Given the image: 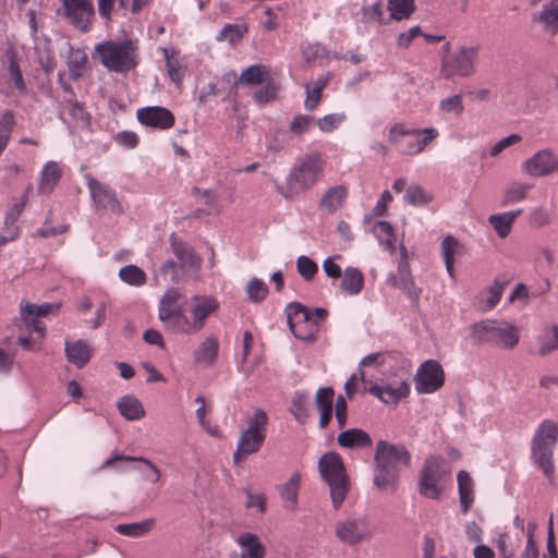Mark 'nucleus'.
I'll return each mask as SVG.
<instances>
[{
    "label": "nucleus",
    "mask_w": 558,
    "mask_h": 558,
    "mask_svg": "<svg viewBox=\"0 0 558 558\" xmlns=\"http://www.w3.org/2000/svg\"><path fill=\"white\" fill-rule=\"evenodd\" d=\"M181 296L179 289H168L159 302L158 318L170 332L196 335L205 327L208 317L218 310L219 302L210 295H193L186 313L179 304Z\"/></svg>",
    "instance_id": "obj_1"
},
{
    "label": "nucleus",
    "mask_w": 558,
    "mask_h": 558,
    "mask_svg": "<svg viewBox=\"0 0 558 558\" xmlns=\"http://www.w3.org/2000/svg\"><path fill=\"white\" fill-rule=\"evenodd\" d=\"M326 158L320 153H311L296 161L289 172L286 183L277 186L286 199H291L314 187L322 179Z\"/></svg>",
    "instance_id": "obj_2"
},
{
    "label": "nucleus",
    "mask_w": 558,
    "mask_h": 558,
    "mask_svg": "<svg viewBox=\"0 0 558 558\" xmlns=\"http://www.w3.org/2000/svg\"><path fill=\"white\" fill-rule=\"evenodd\" d=\"M138 46L136 41L126 38L123 40H104L95 46V56L108 71L128 73L138 63Z\"/></svg>",
    "instance_id": "obj_3"
},
{
    "label": "nucleus",
    "mask_w": 558,
    "mask_h": 558,
    "mask_svg": "<svg viewBox=\"0 0 558 558\" xmlns=\"http://www.w3.org/2000/svg\"><path fill=\"white\" fill-rule=\"evenodd\" d=\"M318 471L328 484L335 509H338L349 492V478L341 457L337 452H327L318 461Z\"/></svg>",
    "instance_id": "obj_4"
},
{
    "label": "nucleus",
    "mask_w": 558,
    "mask_h": 558,
    "mask_svg": "<svg viewBox=\"0 0 558 558\" xmlns=\"http://www.w3.org/2000/svg\"><path fill=\"white\" fill-rule=\"evenodd\" d=\"M557 439L558 426L550 420L541 423L532 439V459L547 477H550L554 473L553 453Z\"/></svg>",
    "instance_id": "obj_5"
},
{
    "label": "nucleus",
    "mask_w": 558,
    "mask_h": 558,
    "mask_svg": "<svg viewBox=\"0 0 558 558\" xmlns=\"http://www.w3.org/2000/svg\"><path fill=\"white\" fill-rule=\"evenodd\" d=\"M472 335L483 342H492L501 348L512 349L520 339L519 329L505 320H482L472 326Z\"/></svg>",
    "instance_id": "obj_6"
},
{
    "label": "nucleus",
    "mask_w": 558,
    "mask_h": 558,
    "mask_svg": "<svg viewBox=\"0 0 558 558\" xmlns=\"http://www.w3.org/2000/svg\"><path fill=\"white\" fill-rule=\"evenodd\" d=\"M480 46L458 47L453 52L448 53L441 59L440 73L444 78L449 80L454 76L468 77L475 73V63L478 58Z\"/></svg>",
    "instance_id": "obj_7"
},
{
    "label": "nucleus",
    "mask_w": 558,
    "mask_h": 558,
    "mask_svg": "<svg viewBox=\"0 0 558 558\" xmlns=\"http://www.w3.org/2000/svg\"><path fill=\"white\" fill-rule=\"evenodd\" d=\"M335 535L348 546H356L368 542L374 536V530L366 515L347 518L338 521L335 525Z\"/></svg>",
    "instance_id": "obj_8"
},
{
    "label": "nucleus",
    "mask_w": 558,
    "mask_h": 558,
    "mask_svg": "<svg viewBox=\"0 0 558 558\" xmlns=\"http://www.w3.org/2000/svg\"><path fill=\"white\" fill-rule=\"evenodd\" d=\"M287 319L291 332L295 338L312 341L319 331L317 319L311 316V311L300 303H290L287 308Z\"/></svg>",
    "instance_id": "obj_9"
},
{
    "label": "nucleus",
    "mask_w": 558,
    "mask_h": 558,
    "mask_svg": "<svg viewBox=\"0 0 558 558\" xmlns=\"http://www.w3.org/2000/svg\"><path fill=\"white\" fill-rule=\"evenodd\" d=\"M444 459L439 456H430L420 472L418 489L420 493L430 499H438L442 488L439 482L444 475Z\"/></svg>",
    "instance_id": "obj_10"
},
{
    "label": "nucleus",
    "mask_w": 558,
    "mask_h": 558,
    "mask_svg": "<svg viewBox=\"0 0 558 558\" xmlns=\"http://www.w3.org/2000/svg\"><path fill=\"white\" fill-rule=\"evenodd\" d=\"M375 463H379L398 473L402 468L410 465L411 456L403 445H393L386 440L377 442Z\"/></svg>",
    "instance_id": "obj_11"
},
{
    "label": "nucleus",
    "mask_w": 558,
    "mask_h": 558,
    "mask_svg": "<svg viewBox=\"0 0 558 558\" xmlns=\"http://www.w3.org/2000/svg\"><path fill=\"white\" fill-rule=\"evenodd\" d=\"M63 15L81 32H88L95 16L92 0H60Z\"/></svg>",
    "instance_id": "obj_12"
},
{
    "label": "nucleus",
    "mask_w": 558,
    "mask_h": 558,
    "mask_svg": "<svg viewBox=\"0 0 558 558\" xmlns=\"http://www.w3.org/2000/svg\"><path fill=\"white\" fill-rule=\"evenodd\" d=\"M522 169L531 177H545L558 172V155L550 149H542L529 158Z\"/></svg>",
    "instance_id": "obj_13"
},
{
    "label": "nucleus",
    "mask_w": 558,
    "mask_h": 558,
    "mask_svg": "<svg viewBox=\"0 0 558 558\" xmlns=\"http://www.w3.org/2000/svg\"><path fill=\"white\" fill-rule=\"evenodd\" d=\"M400 362H403V356L398 351H386V352H377L372 353L362 359L360 362V379L362 384H372L371 380H367V372L366 368L373 367L375 369L385 368L392 369Z\"/></svg>",
    "instance_id": "obj_14"
},
{
    "label": "nucleus",
    "mask_w": 558,
    "mask_h": 558,
    "mask_svg": "<svg viewBox=\"0 0 558 558\" xmlns=\"http://www.w3.org/2000/svg\"><path fill=\"white\" fill-rule=\"evenodd\" d=\"M136 118L142 125L162 131L171 129L175 123L174 114L160 106L141 108L136 111Z\"/></svg>",
    "instance_id": "obj_15"
},
{
    "label": "nucleus",
    "mask_w": 558,
    "mask_h": 558,
    "mask_svg": "<svg viewBox=\"0 0 558 558\" xmlns=\"http://www.w3.org/2000/svg\"><path fill=\"white\" fill-rule=\"evenodd\" d=\"M52 310H58V306L49 303L36 305L25 301H22L20 305V314L23 323L31 332L38 333L39 338L45 336L46 328L38 318L45 317Z\"/></svg>",
    "instance_id": "obj_16"
},
{
    "label": "nucleus",
    "mask_w": 558,
    "mask_h": 558,
    "mask_svg": "<svg viewBox=\"0 0 558 558\" xmlns=\"http://www.w3.org/2000/svg\"><path fill=\"white\" fill-rule=\"evenodd\" d=\"M88 189L97 207L109 209L116 214L122 213V207L116 192L109 185L90 178L88 180Z\"/></svg>",
    "instance_id": "obj_17"
},
{
    "label": "nucleus",
    "mask_w": 558,
    "mask_h": 558,
    "mask_svg": "<svg viewBox=\"0 0 558 558\" xmlns=\"http://www.w3.org/2000/svg\"><path fill=\"white\" fill-rule=\"evenodd\" d=\"M265 439V435L243 430L240 435L236 450L233 453L234 463L238 464L248 456L258 452Z\"/></svg>",
    "instance_id": "obj_18"
},
{
    "label": "nucleus",
    "mask_w": 558,
    "mask_h": 558,
    "mask_svg": "<svg viewBox=\"0 0 558 558\" xmlns=\"http://www.w3.org/2000/svg\"><path fill=\"white\" fill-rule=\"evenodd\" d=\"M414 129L408 128L405 123L398 122L392 124L388 131V141L396 147V149L403 155H408L404 150L407 145L411 146L415 144Z\"/></svg>",
    "instance_id": "obj_19"
},
{
    "label": "nucleus",
    "mask_w": 558,
    "mask_h": 558,
    "mask_svg": "<svg viewBox=\"0 0 558 558\" xmlns=\"http://www.w3.org/2000/svg\"><path fill=\"white\" fill-rule=\"evenodd\" d=\"M62 177V171L56 161H48L41 169L37 192L50 195Z\"/></svg>",
    "instance_id": "obj_20"
},
{
    "label": "nucleus",
    "mask_w": 558,
    "mask_h": 558,
    "mask_svg": "<svg viewBox=\"0 0 558 558\" xmlns=\"http://www.w3.org/2000/svg\"><path fill=\"white\" fill-rule=\"evenodd\" d=\"M393 284L405 292L412 302H418L422 290L415 286L407 262L399 264L398 275L393 278Z\"/></svg>",
    "instance_id": "obj_21"
},
{
    "label": "nucleus",
    "mask_w": 558,
    "mask_h": 558,
    "mask_svg": "<svg viewBox=\"0 0 558 558\" xmlns=\"http://www.w3.org/2000/svg\"><path fill=\"white\" fill-rule=\"evenodd\" d=\"M116 461H138L143 463L144 468L138 469V471L143 474L144 478L151 483H157L160 480V471L157 466L145 458H136L124 454H116L110 459L106 460L100 469H106L111 466Z\"/></svg>",
    "instance_id": "obj_22"
},
{
    "label": "nucleus",
    "mask_w": 558,
    "mask_h": 558,
    "mask_svg": "<svg viewBox=\"0 0 558 558\" xmlns=\"http://www.w3.org/2000/svg\"><path fill=\"white\" fill-rule=\"evenodd\" d=\"M416 384H445V372L439 362L427 360L417 368Z\"/></svg>",
    "instance_id": "obj_23"
},
{
    "label": "nucleus",
    "mask_w": 558,
    "mask_h": 558,
    "mask_svg": "<svg viewBox=\"0 0 558 558\" xmlns=\"http://www.w3.org/2000/svg\"><path fill=\"white\" fill-rule=\"evenodd\" d=\"M90 345L83 340L66 341L65 353L69 362L75 364L78 368L85 366L92 357Z\"/></svg>",
    "instance_id": "obj_24"
},
{
    "label": "nucleus",
    "mask_w": 558,
    "mask_h": 558,
    "mask_svg": "<svg viewBox=\"0 0 558 558\" xmlns=\"http://www.w3.org/2000/svg\"><path fill=\"white\" fill-rule=\"evenodd\" d=\"M348 194L344 185L332 186L323 195L319 208L329 214L336 213L344 204Z\"/></svg>",
    "instance_id": "obj_25"
},
{
    "label": "nucleus",
    "mask_w": 558,
    "mask_h": 558,
    "mask_svg": "<svg viewBox=\"0 0 558 558\" xmlns=\"http://www.w3.org/2000/svg\"><path fill=\"white\" fill-rule=\"evenodd\" d=\"M367 391L385 403L397 404L410 393V386H369Z\"/></svg>",
    "instance_id": "obj_26"
},
{
    "label": "nucleus",
    "mask_w": 558,
    "mask_h": 558,
    "mask_svg": "<svg viewBox=\"0 0 558 558\" xmlns=\"http://www.w3.org/2000/svg\"><path fill=\"white\" fill-rule=\"evenodd\" d=\"M398 472L379 463H375L374 484L385 493L393 494L397 489Z\"/></svg>",
    "instance_id": "obj_27"
},
{
    "label": "nucleus",
    "mask_w": 558,
    "mask_h": 558,
    "mask_svg": "<svg viewBox=\"0 0 558 558\" xmlns=\"http://www.w3.org/2000/svg\"><path fill=\"white\" fill-rule=\"evenodd\" d=\"M337 441L344 448H368L373 444L371 436L359 428H350L340 433Z\"/></svg>",
    "instance_id": "obj_28"
},
{
    "label": "nucleus",
    "mask_w": 558,
    "mask_h": 558,
    "mask_svg": "<svg viewBox=\"0 0 558 558\" xmlns=\"http://www.w3.org/2000/svg\"><path fill=\"white\" fill-rule=\"evenodd\" d=\"M414 133L415 144L404 147L409 156H416L423 153L439 136V132L435 128L414 129Z\"/></svg>",
    "instance_id": "obj_29"
},
{
    "label": "nucleus",
    "mask_w": 558,
    "mask_h": 558,
    "mask_svg": "<svg viewBox=\"0 0 558 558\" xmlns=\"http://www.w3.org/2000/svg\"><path fill=\"white\" fill-rule=\"evenodd\" d=\"M340 288L349 295L359 294L364 288V276L362 271L354 267H348L343 271Z\"/></svg>",
    "instance_id": "obj_30"
},
{
    "label": "nucleus",
    "mask_w": 558,
    "mask_h": 558,
    "mask_svg": "<svg viewBox=\"0 0 558 558\" xmlns=\"http://www.w3.org/2000/svg\"><path fill=\"white\" fill-rule=\"evenodd\" d=\"M219 342L215 337L206 338L195 350L194 360L198 364L211 365L217 359Z\"/></svg>",
    "instance_id": "obj_31"
},
{
    "label": "nucleus",
    "mask_w": 558,
    "mask_h": 558,
    "mask_svg": "<svg viewBox=\"0 0 558 558\" xmlns=\"http://www.w3.org/2000/svg\"><path fill=\"white\" fill-rule=\"evenodd\" d=\"M300 481L301 476L299 473H294L291 475L289 481L280 486V496L283 500V506L286 509L295 510L298 506V495L300 489Z\"/></svg>",
    "instance_id": "obj_32"
},
{
    "label": "nucleus",
    "mask_w": 558,
    "mask_h": 558,
    "mask_svg": "<svg viewBox=\"0 0 558 558\" xmlns=\"http://www.w3.org/2000/svg\"><path fill=\"white\" fill-rule=\"evenodd\" d=\"M458 486L461 509L463 513H466L474 500L473 481L466 471H460L458 473Z\"/></svg>",
    "instance_id": "obj_33"
},
{
    "label": "nucleus",
    "mask_w": 558,
    "mask_h": 558,
    "mask_svg": "<svg viewBox=\"0 0 558 558\" xmlns=\"http://www.w3.org/2000/svg\"><path fill=\"white\" fill-rule=\"evenodd\" d=\"M373 233L386 251L395 252L396 233L390 222L380 220L373 226Z\"/></svg>",
    "instance_id": "obj_34"
},
{
    "label": "nucleus",
    "mask_w": 558,
    "mask_h": 558,
    "mask_svg": "<svg viewBox=\"0 0 558 558\" xmlns=\"http://www.w3.org/2000/svg\"><path fill=\"white\" fill-rule=\"evenodd\" d=\"M521 211L522 210L492 215L488 220L489 223L494 227L497 234L501 239H505L511 232L512 225L514 223L517 217L521 214Z\"/></svg>",
    "instance_id": "obj_35"
},
{
    "label": "nucleus",
    "mask_w": 558,
    "mask_h": 558,
    "mask_svg": "<svg viewBox=\"0 0 558 558\" xmlns=\"http://www.w3.org/2000/svg\"><path fill=\"white\" fill-rule=\"evenodd\" d=\"M172 251L177 258L180 260V267L187 269H198L201 259L193 253L192 250L186 247L182 242H172Z\"/></svg>",
    "instance_id": "obj_36"
},
{
    "label": "nucleus",
    "mask_w": 558,
    "mask_h": 558,
    "mask_svg": "<svg viewBox=\"0 0 558 558\" xmlns=\"http://www.w3.org/2000/svg\"><path fill=\"white\" fill-rule=\"evenodd\" d=\"M238 544L245 549L246 558H264L265 548L259 542L258 537L252 533H244L239 536Z\"/></svg>",
    "instance_id": "obj_37"
},
{
    "label": "nucleus",
    "mask_w": 558,
    "mask_h": 558,
    "mask_svg": "<svg viewBox=\"0 0 558 558\" xmlns=\"http://www.w3.org/2000/svg\"><path fill=\"white\" fill-rule=\"evenodd\" d=\"M269 70L262 64H254L246 68L239 77L242 85H257L268 81Z\"/></svg>",
    "instance_id": "obj_38"
},
{
    "label": "nucleus",
    "mask_w": 558,
    "mask_h": 558,
    "mask_svg": "<svg viewBox=\"0 0 558 558\" xmlns=\"http://www.w3.org/2000/svg\"><path fill=\"white\" fill-rule=\"evenodd\" d=\"M387 11H389V19L402 21L415 11V2L414 0H388Z\"/></svg>",
    "instance_id": "obj_39"
},
{
    "label": "nucleus",
    "mask_w": 558,
    "mask_h": 558,
    "mask_svg": "<svg viewBox=\"0 0 558 558\" xmlns=\"http://www.w3.org/2000/svg\"><path fill=\"white\" fill-rule=\"evenodd\" d=\"M118 409L121 415L128 420H138L145 414L144 408L140 400L132 396H125L121 398L118 402Z\"/></svg>",
    "instance_id": "obj_40"
},
{
    "label": "nucleus",
    "mask_w": 558,
    "mask_h": 558,
    "mask_svg": "<svg viewBox=\"0 0 558 558\" xmlns=\"http://www.w3.org/2000/svg\"><path fill=\"white\" fill-rule=\"evenodd\" d=\"M66 63L71 77L78 78L84 74L87 63V54L83 49L71 48Z\"/></svg>",
    "instance_id": "obj_41"
},
{
    "label": "nucleus",
    "mask_w": 558,
    "mask_h": 558,
    "mask_svg": "<svg viewBox=\"0 0 558 558\" xmlns=\"http://www.w3.org/2000/svg\"><path fill=\"white\" fill-rule=\"evenodd\" d=\"M538 21L543 23L544 28L551 34L558 32V0H551L544 5L538 15Z\"/></svg>",
    "instance_id": "obj_42"
},
{
    "label": "nucleus",
    "mask_w": 558,
    "mask_h": 558,
    "mask_svg": "<svg viewBox=\"0 0 558 558\" xmlns=\"http://www.w3.org/2000/svg\"><path fill=\"white\" fill-rule=\"evenodd\" d=\"M554 351H558V326L554 325L546 328L538 338L539 355H548Z\"/></svg>",
    "instance_id": "obj_43"
},
{
    "label": "nucleus",
    "mask_w": 558,
    "mask_h": 558,
    "mask_svg": "<svg viewBox=\"0 0 558 558\" xmlns=\"http://www.w3.org/2000/svg\"><path fill=\"white\" fill-rule=\"evenodd\" d=\"M155 525L154 519L142 522L123 523L116 526V531L125 536L138 537L148 533Z\"/></svg>",
    "instance_id": "obj_44"
},
{
    "label": "nucleus",
    "mask_w": 558,
    "mask_h": 558,
    "mask_svg": "<svg viewBox=\"0 0 558 558\" xmlns=\"http://www.w3.org/2000/svg\"><path fill=\"white\" fill-rule=\"evenodd\" d=\"M459 247V242L452 235H447L441 243V254L446 264V269L451 278L454 276V255Z\"/></svg>",
    "instance_id": "obj_45"
},
{
    "label": "nucleus",
    "mask_w": 558,
    "mask_h": 558,
    "mask_svg": "<svg viewBox=\"0 0 558 558\" xmlns=\"http://www.w3.org/2000/svg\"><path fill=\"white\" fill-rule=\"evenodd\" d=\"M120 279L134 287H142L146 283V274L135 265H128L120 269L119 271Z\"/></svg>",
    "instance_id": "obj_46"
},
{
    "label": "nucleus",
    "mask_w": 558,
    "mask_h": 558,
    "mask_svg": "<svg viewBox=\"0 0 558 558\" xmlns=\"http://www.w3.org/2000/svg\"><path fill=\"white\" fill-rule=\"evenodd\" d=\"M246 423L247 427L244 429L245 432L259 433L266 436L268 415L264 410L259 408L255 409L253 413L247 416Z\"/></svg>",
    "instance_id": "obj_47"
},
{
    "label": "nucleus",
    "mask_w": 558,
    "mask_h": 558,
    "mask_svg": "<svg viewBox=\"0 0 558 558\" xmlns=\"http://www.w3.org/2000/svg\"><path fill=\"white\" fill-rule=\"evenodd\" d=\"M31 191L32 185H28L23 195L20 198L13 199V202L10 204L5 214L7 225H12L17 221L28 202V194Z\"/></svg>",
    "instance_id": "obj_48"
},
{
    "label": "nucleus",
    "mask_w": 558,
    "mask_h": 558,
    "mask_svg": "<svg viewBox=\"0 0 558 558\" xmlns=\"http://www.w3.org/2000/svg\"><path fill=\"white\" fill-rule=\"evenodd\" d=\"M439 111L448 117H460L464 111L461 95H453L439 101Z\"/></svg>",
    "instance_id": "obj_49"
},
{
    "label": "nucleus",
    "mask_w": 558,
    "mask_h": 558,
    "mask_svg": "<svg viewBox=\"0 0 558 558\" xmlns=\"http://www.w3.org/2000/svg\"><path fill=\"white\" fill-rule=\"evenodd\" d=\"M347 120L344 112H336L326 114L317 119L316 124L318 129L324 133H330L340 128V125Z\"/></svg>",
    "instance_id": "obj_50"
},
{
    "label": "nucleus",
    "mask_w": 558,
    "mask_h": 558,
    "mask_svg": "<svg viewBox=\"0 0 558 558\" xmlns=\"http://www.w3.org/2000/svg\"><path fill=\"white\" fill-rule=\"evenodd\" d=\"M404 199L413 206H423L432 202L433 197L420 185H410L404 194Z\"/></svg>",
    "instance_id": "obj_51"
},
{
    "label": "nucleus",
    "mask_w": 558,
    "mask_h": 558,
    "mask_svg": "<svg viewBox=\"0 0 558 558\" xmlns=\"http://www.w3.org/2000/svg\"><path fill=\"white\" fill-rule=\"evenodd\" d=\"M507 286V282H500L496 280L485 292L487 296L483 299V311H490L493 310L500 301L504 290Z\"/></svg>",
    "instance_id": "obj_52"
},
{
    "label": "nucleus",
    "mask_w": 558,
    "mask_h": 558,
    "mask_svg": "<svg viewBox=\"0 0 558 558\" xmlns=\"http://www.w3.org/2000/svg\"><path fill=\"white\" fill-rule=\"evenodd\" d=\"M246 32L247 27L245 25L227 24L217 36V40H226L230 44H234L242 39Z\"/></svg>",
    "instance_id": "obj_53"
},
{
    "label": "nucleus",
    "mask_w": 558,
    "mask_h": 558,
    "mask_svg": "<svg viewBox=\"0 0 558 558\" xmlns=\"http://www.w3.org/2000/svg\"><path fill=\"white\" fill-rule=\"evenodd\" d=\"M335 392L331 386L320 387L315 396V404L319 412L333 410Z\"/></svg>",
    "instance_id": "obj_54"
},
{
    "label": "nucleus",
    "mask_w": 558,
    "mask_h": 558,
    "mask_svg": "<svg viewBox=\"0 0 558 558\" xmlns=\"http://www.w3.org/2000/svg\"><path fill=\"white\" fill-rule=\"evenodd\" d=\"M327 82L325 80H318L313 88L306 87V99L304 107L306 110L312 111L317 108L320 102L322 93L326 87Z\"/></svg>",
    "instance_id": "obj_55"
},
{
    "label": "nucleus",
    "mask_w": 558,
    "mask_h": 558,
    "mask_svg": "<svg viewBox=\"0 0 558 558\" xmlns=\"http://www.w3.org/2000/svg\"><path fill=\"white\" fill-rule=\"evenodd\" d=\"M296 269L300 276L306 281L313 280L318 272L317 264L305 255L298 257Z\"/></svg>",
    "instance_id": "obj_56"
},
{
    "label": "nucleus",
    "mask_w": 558,
    "mask_h": 558,
    "mask_svg": "<svg viewBox=\"0 0 558 558\" xmlns=\"http://www.w3.org/2000/svg\"><path fill=\"white\" fill-rule=\"evenodd\" d=\"M246 290H247L250 300L253 302H260V301L265 300L268 294L267 284L258 278H253L248 282Z\"/></svg>",
    "instance_id": "obj_57"
},
{
    "label": "nucleus",
    "mask_w": 558,
    "mask_h": 558,
    "mask_svg": "<svg viewBox=\"0 0 558 558\" xmlns=\"http://www.w3.org/2000/svg\"><path fill=\"white\" fill-rule=\"evenodd\" d=\"M290 412L300 423H303L307 418L308 412L306 409V397L304 395H294L291 401Z\"/></svg>",
    "instance_id": "obj_58"
},
{
    "label": "nucleus",
    "mask_w": 558,
    "mask_h": 558,
    "mask_svg": "<svg viewBox=\"0 0 558 558\" xmlns=\"http://www.w3.org/2000/svg\"><path fill=\"white\" fill-rule=\"evenodd\" d=\"M265 83V85L254 93V100L260 105L272 100L278 92V87L274 82L266 81Z\"/></svg>",
    "instance_id": "obj_59"
},
{
    "label": "nucleus",
    "mask_w": 558,
    "mask_h": 558,
    "mask_svg": "<svg viewBox=\"0 0 558 558\" xmlns=\"http://www.w3.org/2000/svg\"><path fill=\"white\" fill-rule=\"evenodd\" d=\"M314 124V118L306 114H299L293 118L290 123L289 130L293 134H302L308 132Z\"/></svg>",
    "instance_id": "obj_60"
},
{
    "label": "nucleus",
    "mask_w": 558,
    "mask_h": 558,
    "mask_svg": "<svg viewBox=\"0 0 558 558\" xmlns=\"http://www.w3.org/2000/svg\"><path fill=\"white\" fill-rule=\"evenodd\" d=\"M114 142L124 148L133 149L135 148L140 143L138 135L133 131H122L118 132L113 136Z\"/></svg>",
    "instance_id": "obj_61"
},
{
    "label": "nucleus",
    "mask_w": 558,
    "mask_h": 558,
    "mask_svg": "<svg viewBox=\"0 0 558 558\" xmlns=\"http://www.w3.org/2000/svg\"><path fill=\"white\" fill-rule=\"evenodd\" d=\"M530 185L522 183H513L506 192L505 198L507 203H517L525 198Z\"/></svg>",
    "instance_id": "obj_62"
},
{
    "label": "nucleus",
    "mask_w": 558,
    "mask_h": 558,
    "mask_svg": "<svg viewBox=\"0 0 558 558\" xmlns=\"http://www.w3.org/2000/svg\"><path fill=\"white\" fill-rule=\"evenodd\" d=\"M367 17L369 21L376 22L380 25L388 24L391 21V19H389V15H387L386 10L381 2H377V3L373 4L367 10Z\"/></svg>",
    "instance_id": "obj_63"
},
{
    "label": "nucleus",
    "mask_w": 558,
    "mask_h": 558,
    "mask_svg": "<svg viewBox=\"0 0 558 558\" xmlns=\"http://www.w3.org/2000/svg\"><path fill=\"white\" fill-rule=\"evenodd\" d=\"M9 74L10 80L13 82L14 86L21 93L26 92V85L24 83L23 74L20 69L19 63L15 60H11L9 63Z\"/></svg>",
    "instance_id": "obj_64"
}]
</instances>
